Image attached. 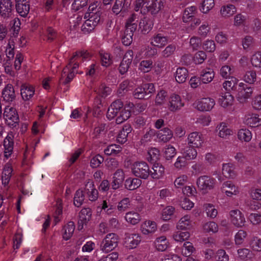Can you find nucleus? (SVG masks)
<instances>
[{"instance_id":"f257e3e1","label":"nucleus","mask_w":261,"mask_h":261,"mask_svg":"<svg viewBox=\"0 0 261 261\" xmlns=\"http://www.w3.org/2000/svg\"><path fill=\"white\" fill-rule=\"evenodd\" d=\"M88 57L89 54L87 51H80L75 53L70 59L69 63L63 69L60 82L65 85L70 82L75 74L77 73L76 69L79 67V63Z\"/></svg>"},{"instance_id":"f03ea898","label":"nucleus","mask_w":261,"mask_h":261,"mask_svg":"<svg viewBox=\"0 0 261 261\" xmlns=\"http://www.w3.org/2000/svg\"><path fill=\"white\" fill-rule=\"evenodd\" d=\"M216 182V179L212 177L202 175L197 179L196 185L199 191L206 194L214 188Z\"/></svg>"},{"instance_id":"7ed1b4c3","label":"nucleus","mask_w":261,"mask_h":261,"mask_svg":"<svg viewBox=\"0 0 261 261\" xmlns=\"http://www.w3.org/2000/svg\"><path fill=\"white\" fill-rule=\"evenodd\" d=\"M132 171L135 176L144 179H147L150 174L149 166L145 162H136L133 163Z\"/></svg>"},{"instance_id":"20e7f679","label":"nucleus","mask_w":261,"mask_h":261,"mask_svg":"<svg viewBox=\"0 0 261 261\" xmlns=\"http://www.w3.org/2000/svg\"><path fill=\"white\" fill-rule=\"evenodd\" d=\"M118 237L114 233L108 234L102 241L100 248L105 253H108L114 250L118 245Z\"/></svg>"},{"instance_id":"39448f33","label":"nucleus","mask_w":261,"mask_h":261,"mask_svg":"<svg viewBox=\"0 0 261 261\" xmlns=\"http://www.w3.org/2000/svg\"><path fill=\"white\" fill-rule=\"evenodd\" d=\"M4 118L8 125L11 127H16L19 121L18 115L15 109L6 107L4 112Z\"/></svg>"},{"instance_id":"423d86ee","label":"nucleus","mask_w":261,"mask_h":261,"mask_svg":"<svg viewBox=\"0 0 261 261\" xmlns=\"http://www.w3.org/2000/svg\"><path fill=\"white\" fill-rule=\"evenodd\" d=\"M253 87L249 86L243 83H240L237 89V98L242 103L247 101L250 98L253 92Z\"/></svg>"},{"instance_id":"0eeeda50","label":"nucleus","mask_w":261,"mask_h":261,"mask_svg":"<svg viewBox=\"0 0 261 261\" xmlns=\"http://www.w3.org/2000/svg\"><path fill=\"white\" fill-rule=\"evenodd\" d=\"M13 8V0H0V16L4 19L11 17Z\"/></svg>"},{"instance_id":"6e6552de","label":"nucleus","mask_w":261,"mask_h":261,"mask_svg":"<svg viewBox=\"0 0 261 261\" xmlns=\"http://www.w3.org/2000/svg\"><path fill=\"white\" fill-rule=\"evenodd\" d=\"M204 141L202 134L197 132L191 133L187 137L188 144L196 148L202 147Z\"/></svg>"},{"instance_id":"1a4fd4ad","label":"nucleus","mask_w":261,"mask_h":261,"mask_svg":"<svg viewBox=\"0 0 261 261\" xmlns=\"http://www.w3.org/2000/svg\"><path fill=\"white\" fill-rule=\"evenodd\" d=\"M215 105L214 99L211 98H202L194 103L195 108L201 111H210L214 107Z\"/></svg>"},{"instance_id":"9d476101","label":"nucleus","mask_w":261,"mask_h":261,"mask_svg":"<svg viewBox=\"0 0 261 261\" xmlns=\"http://www.w3.org/2000/svg\"><path fill=\"white\" fill-rule=\"evenodd\" d=\"M230 218L231 223L237 227H243L246 222L244 214L238 210H231Z\"/></svg>"},{"instance_id":"9b49d317","label":"nucleus","mask_w":261,"mask_h":261,"mask_svg":"<svg viewBox=\"0 0 261 261\" xmlns=\"http://www.w3.org/2000/svg\"><path fill=\"white\" fill-rule=\"evenodd\" d=\"M184 106L180 96L177 94H173L169 98L168 109L171 112H176L181 109Z\"/></svg>"},{"instance_id":"f8f14e48","label":"nucleus","mask_w":261,"mask_h":261,"mask_svg":"<svg viewBox=\"0 0 261 261\" xmlns=\"http://www.w3.org/2000/svg\"><path fill=\"white\" fill-rule=\"evenodd\" d=\"M123 103L120 100H116L111 105L109 108L107 113V118L111 120L116 117L119 112L123 109Z\"/></svg>"},{"instance_id":"ddd939ff","label":"nucleus","mask_w":261,"mask_h":261,"mask_svg":"<svg viewBox=\"0 0 261 261\" xmlns=\"http://www.w3.org/2000/svg\"><path fill=\"white\" fill-rule=\"evenodd\" d=\"M179 148L182 156L187 160H193L196 158L197 152L195 149V147L187 144H181Z\"/></svg>"},{"instance_id":"4468645a","label":"nucleus","mask_w":261,"mask_h":261,"mask_svg":"<svg viewBox=\"0 0 261 261\" xmlns=\"http://www.w3.org/2000/svg\"><path fill=\"white\" fill-rule=\"evenodd\" d=\"M133 58V51L128 50L124 55L119 67V71L121 74L125 73L129 67Z\"/></svg>"},{"instance_id":"2eb2a0df","label":"nucleus","mask_w":261,"mask_h":261,"mask_svg":"<svg viewBox=\"0 0 261 261\" xmlns=\"http://www.w3.org/2000/svg\"><path fill=\"white\" fill-rule=\"evenodd\" d=\"M141 241V237L139 234H127L124 239V246L129 249L135 248L139 244Z\"/></svg>"},{"instance_id":"dca6fc26","label":"nucleus","mask_w":261,"mask_h":261,"mask_svg":"<svg viewBox=\"0 0 261 261\" xmlns=\"http://www.w3.org/2000/svg\"><path fill=\"white\" fill-rule=\"evenodd\" d=\"M130 5V0H115L112 10L116 15L127 11Z\"/></svg>"},{"instance_id":"f3484780","label":"nucleus","mask_w":261,"mask_h":261,"mask_svg":"<svg viewBox=\"0 0 261 261\" xmlns=\"http://www.w3.org/2000/svg\"><path fill=\"white\" fill-rule=\"evenodd\" d=\"M14 135L12 132L9 133L4 140V146L5 148L4 155L8 159L11 155L14 146Z\"/></svg>"},{"instance_id":"a211bd4d","label":"nucleus","mask_w":261,"mask_h":261,"mask_svg":"<svg viewBox=\"0 0 261 261\" xmlns=\"http://www.w3.org/2000/svg\"><path fill=\"white\" fill-rule=\"evenodd\" d=\"M2 97L4 100L10 102L13 101L16 98V94L13 86L11 84H7L2 91Z\"/></svg>"},{"instance_id":"6ab92c4d","label":"nucleus","mask_w":261,"mask_h":261,"mask_svg":"<svg viewBox=\"0 0 261 261\" xmlns=\"http://www.w3.org/2000/svg\"><path fill=\"white\" fill-rule=\"evenodd\" d=\"M85 191L86 193L89 200L91 201H96L98 197V192L95 188L93 182L88 181L85 188Z\"/></svg>"},{"instance_id":"aec40b11","label":"nucleus","mask_w":261,"mask_h":261,"mask_svg":"<svg viewBox=\"0 0 261 261\" xmlns=\"http://www.w3.org/2000/svg\"><path fill=\"white\" fill-rule=\"evenodd\" d=\"M92 211L90 208H83L79 214V220L78 221V228L81 229L83 225L89 221L91 217Z\"/></svg>"},{"instance_id":"412c9836","label":"nucleus","mask_w":261,"mask_h":261,"mask_svg":"<svg viewBox=\"0 0 261 261\" xmlns=\"http://www.w3.org/2000/svg\"><path fill=\"white\" fill-rule=\"evenodd\" d=\"M150 174L149 175L155 179H158L162 177L165 173V168L164 166L159 163H154L150 170Z\"/></svg>"},{"instance_id":"4be33fe9","label":"nucleus","mask_w":261,"mask_h":261,"mask_svg":"<svg viewBox=\"0 0 261 261\" xmlns=\"http://www.w3.org/2000/svg\"><path fill=\"white\" fill-rule=\"evenodd\" d=\"M136 25H132L129 28H125L122 36V42L125 46H129L133 42V37L135 30Z\"/></svg>"},{"instance_id":"5701e85b","label":"nucleus","mask_w":261,"mask_h":261,"mask_svg":"<svg viewBox=\"0 0 261 261\" xmlns=\"http://www.w3.org/2000/svg\"><path fill=\"white\" fill-rule=\"evenodd\" d=\"M152 0H136L134 3V10L136 12L140 11L142 14L148 13L149 4Z\"/></svg>"},{"instance_id":"b1692460","label":"nucleus","mask_w":261,"mask_h":261,"mask_svg":"<svg viewBox=\"0 0 261 261\" xmlns=\"http://www.w3.org/2000/svg\"><path fill=\"white\" fill-rule=\"evenodd\" d=\"M168 43V37L161 33L154 35L151 39L150 43L152 45L161 48Z\"/></svg>"},{"instance_id":"393cba45","label":"nucleus","mask_w":261,"mask_h":261,"mask_svg":"<svg viewBox=\"0 0 261 261\" xmlns=\"http://www.w3.org/2000/svg\"><path fill=\"white\" fill-rule=\"evenodd\" d=\"M166 0H152L149 4L148 12L152 15L157 14L164 7Z\"/></svg>"},{"instance_id":"a878e982","label":"nucleus","mask_w":261,"mask_h":261,"mask_svg":"<svg viewBox=\"0 0 261 261\" xmlns=\"http://www.w3.org/2000/svg\"><path fill=\"white\" fill-rule=\"evenodd\" d=\"M156 136L159 142L166 143L169 141L173 137V133L168 127H165L161 130L157 132Z\"/></svg>"},{"instance_id":"bb28decb","label":"nucleus","mask_w":261,"mask_h":261,"mask_svg":"<svg viewBox=\"0 0 261 261\" xmlns=\"http://www.w3.org/2000/svg\"><path fill=\"white\" fill-rule=\"evenodd\" d=\"M21 95L24 100L31 99L35 93L34 88L30 85L23 84L21 87Z\"/></svg>"},{"instance_id":"cd10ccee","label":"nucleus","mask_w":261,"mask_h":261,"mask_svg":"<svg viewBox=\"0 0 261 261\" xmlns=\"http://www.w3.org/2000/svg\"><path fill=\"white\" fill-rule=\"evenodd\" d=\"M153 25L152 21L147 17L141 19L139 25V29L144 34H148L152 29Z\"/></svg>"},{"instance_id":"c85d7f7f","label":"nucleus","mask_w":261,"mask_h":261,"mask_svg":"<svg viewBox=\"0 0 261 261\" xmlns=\"http://www.w3.org/2000/svg\"><path fill=\"white\" fill-rule=\"evenodd\" d=\"M132 128L130 125H125L119 132L117 141L121 144L125 143L127 140L128 135L131 133Z\"/></svg>"},{"instance_id":"c756f323","label":"nucleus","mask_w":261,"mask_h":261,"mask_svg":"<svg viewBox=\"0 0 261 261\" xmlns=\"http://www.w3.org/2000/svg\"><path fill=\"white\" fill-rule=\"evenodd\" d=\"M238 82L239 80L237 78L230 76L228 77V80L223 83V87L228 91L232 90L236 92L238 88Z\"/></svg>"},{"instance_id":"7c9ffc66","label":"nucleus","mask_w":261,"mask_h":261,"mask_svg":"<svg viewBox=\"0 0 261 261\" xmlns=\"http://www.w3.org/2000/svg\"><path fill=\"white\" fill-rule=\"evenodd\" d=\"M222 190L227 196H231L238 193L237 188L231 181H226L223 184Z\"/></svg>"},{"instance_id":"2f4dec72","label":"nucleus","mask_w":261,"mask_h":261,"mask_svg":"<svg viewBox=\"0 0 261 261\" xmlns=\"http://www.w3.org/2000/svg\"><path fill=\"white\" fill-rule=\"evenodd\" d=\"M233 97L229 92L222 93L219 98L218 102L221 106L226 108L232 105Z\"/></svg>"},{"instance_id":"473e14b6","label":"nucleus","mask_w":261,"mask_h":261,"mask_svg":"<svg viewBox=\"0 0 261 261\" xmlns=\"http://www.w3.org/2000/svg\"><path fill=\"white\" fill-rule=\"evenodd\" d=\"M188 77V71L185 67H179L176 69L175 78L178 83H184Z\"/></svg>"},{"instance_id":"72a5a7b5","label":"nucleus","mask_w":261,"mask_h":261,"mask_svg":"<svg viewBox=\"0 0 261 261\" xmlns=\"http://www.w3.org/2000/svg\"><path fill=\"white\" fill-rule=\"evenodd\" d=\"M12 168L10 165H5L2 176V184L5 186L8 185L12 175Z\"/></svg>"},{"instance_id":"f704fd0d","label":"nucleus","mask_w":261,"mask_h":261,"mask_svg":"<svg viewBox=\"0 0 261 261\" xmlns=\"http://www.w3.org/2000/svg\"><path fill=\"white\" fill-rule=\"evenodd\" d=\"M246 123L250 127H258L261 125V119L258 117L257 114H249L246 119Z\"/></svg>"},{"instance_id":"c9c22d12","label":"nucleus","mask_w":261,"mask_h":261,"mask_svg":"<svg viewBox=\"0 0 261 261\" xmlns=\"http://www.w3.org/2000/svg\"><path fill=\"white\" fill-rule=\"evenodd\" d=\"M214 75V71L212 69H208L201 71L200 79L202 83L207 84L212 81Z\"/></svg>"},{"instance_id":"e433bc0d","label":"nucleus","mask_w":261,"mask_h":261,"mask_svg":"<svg viewBox=\"0 0 261 261\" xmlns=\"http://www.w3.org/2000/svg\"><path fill=\"white\" fill-rule=\"evenodd\" d=\"M217 130H219L218 136L223 138H226L232 134V130L230 129L225 122H222L217 125Z\"/></svg>"},{"instance_id":"4c0bfd02","label":"nucleus","mask_w":261,"mask_h":261,"mask_svg":"<svg viewBox=\"0 0 261 261\" xmlns=\"http://www.w3.org/2000/svg\"><path fill=\"white\" fill-rule=\"evenodd\" d=\"M197 12V8L194 6L187 7L185 9L183 16L182 20L185 22H190L191 19L193 17L194 15Z\"/></svg>"},{"instance_id":"58836bf2","label":"nucleus","mask_w":261,"mask_h":261,"mask_svg":"<svg viewBox=\"0 0 261 261\" xmlns=\"http://www.w3.org/2000/svg\"><path fill=\"white\" fill-rule=\"evenodd\" d=\"M154 244L158 250L164 251L168 247L169 243L167 240L166 237L161 236L156 238L154 242Z\"/></svg>"},{"instance_id":"ea45409f","label":"nucleus","mask_w":261,"mask_h":261,"mask_svg":"<svg viewBox=\"0 0 261 261\" xmlns=\"http://www.w3.org/2000/svg\"><path fill=\"white\" fill-rule=\"evenodd\" d=\"M142 181L137 178H128L125 181V187L129 190H134L140 186Z\"/></svg>"},{"instance_id":"a19ab883","label":"nucleus","mask_w":261,"mask_h":261,"mask_svg":"<svg viewBox=\"0 0 261 261\" xmlns=\"http://www.w3.org/2000/svg\"><path fill=\"white\" fill-rule=\"evenodd\" d=\"M192 222L189 216H185L178 221L176 227L178 229H188L192 227Z\"/></svg>"},{"instance_id":"79ce46f5","label":"nucleus","mask_w":261,"mask_h":261,"mask_svg":"<svg viewBox=\"0 0 261 261\" xmlns=\"http://www.w3.org/2000/svg\"><path fill=\"white\" fill-rule=\"evenodd\" d=\"M157 229L156 224L152 221H146L144 223V227H142V232L143 234H148L154 232Z\"/></svg>"},{"instance_id":"37998d69","label":"nucleus","mask_w":261,"mask_h":261,"mask_svg":"<svg viewBox=\"0 0 261 261\" xmlns=\"http://www.w3.org/2000/svg\"><path fill=\"white\" fill-rule=\"evenodd\" d=\"M75 229L74 224L73 222H69L63 229V238L65 240H68L72 236Z\"/></svg>"},{"instance_id":"c03bdc74","label":"nucleus","mask_w":261,"mask_h":261,"mask_svg":"<svg viewBox=\"0 0 261 261\" xmlns=\"http://www.w3.org/2000/svg\"><path fill=\"white\" fill-rule=\"evenodd\" d=\"M125 219L128 223L135 225L140 221L141 217L138 213L129 212L126 214Z\"/></svg>"},{"instance_id":"a18cd8bd","label":"nucleus","mask_w":261,"mask_h":261,"mask_svg":"<svg viewBox=\"0 0 261 261\" xmlns=\"http://www.w3.org/2000/svg\"><path fill=\"white\" fill-rule=\"evenodd\" d=\"M223 175L226 178H233L236 176L234 168L231 164H224L222 171Z\"/></svg>"},{"instance_id":"49530a36","label":"nucleus","mask_w":261,"mask_h":261,"mask_svg":"<svg viewBox=\"0 0 261 261\" xmlns=\"http://www.w3.org/2000/svg\"><path fill=\"white\" fill-rule=\"evenodd\" d=\"M236 12V8L233 5H227L222 7L220 13L223 17H228L233 15Z\"/></svg>"},{"instance_id":"de8ad7c7","label":"nucleus","mask_w":261,"mask_h":261,"mask_svg":"<svg viewBox=\"0 0 261 261\" xmlns=\"http://www.w3.org/2000/svg\"><path fill=\"white\" fill-rule=\"evenodd\" d=\"M122 151V147L118 145L111 144L105 149L104 152L108 155H116Z\"/></svg>"},{"instance_id":"09e8293b","label":"nucleus","mask_w":261,"mask_h":261,"mask_svg":"<svg viewBox=\"0 0 261 261\" xmlns=\"http://www.w3.org/2000/svg\"><path fill=\"white\" fill-rule=\"evenodd\" d=\"M130 116V111L126 110L125 107L122 109L117 116L116 122L117 124H121L124 121L127 120Z\"/></svg>"},{"instance_id":"8fccbe9b","label":"nucleus","mask_w":261,"mask_h":261,"mask_svg":"<svg viewBox=\"0 0 261 261\" xmlns=\"http://www.w3.org/2000/svg\"><path fill=\"white\" fill-rule=\"evenodd\" d=\"M238 138L242 141L248 142L252 138V134L248 129H241L238 132Z\"/></svg>"},{"instance_id":"3c124183","label":"nucleus","mask_w":261,"mask_h":261,"mask_svg":"<svg viewBox=\"0 0 261 261\" xmlns=\"http://www.w3.org/2000/svg\"><path fill=\"white\" fill-rule=\"evenodd\" d=\"M249 247L255 251H261V239L253 236L249 242Z\"/></svg>"},{"instance_id":"603ef678","label":"nucleus","mask_w":261,"mask_h":261,"mask_svg":"<svg viewBox=\"0 0 261 261\" xmlns=\"http://www.w3.org/2000/svg\"><path fill=\"white\" fill-rule=\"evenodd\" d=\"M84 200L85 195L83 191L81 189L77 190L74 194L73 200L74 205L76 207H80L83 203Z\"/></svg>"},{"instance_id":"864d4df0","label":"nucleus","mask_w":261,"mask_h":261,"mask_svg":"<svg viewBox=\"0 0 261 261\" xmlns=\"http://www.w3.org/2000/svg\"><path fill=\"white\" fill-rule=\"evenodd\" d=\"M130 199L128 197L122 199L117 204V210L120 212L127 211L130 207Z\"/></svg>"},{"instance_id":"5fc2aeb1","label":"nucleus","mask_w":261,"mask_h":261,"mask_svg":"<svg viewBox=\"0 0 261 261\" xmlns=\"http://www.w3.org/2000/svg\"><path fill=\"white\" fill-rule=\"evenodd\" d=\"M190 233L188 231H177L173 234V239L177 242H182L188 240L190 237Z\"/></svg>"},{"instance_id":"6e6d98bb","label":"nucleus","mask_w":261,"mask_h":261,"mask_svg":"<svg viewBox=\"0 0 261 261\" xmlns=\"http://www.w3.org/2000/svg\"><path fill=\"white\" fill-rule=\"evenodd\" d=\"M156 130L153 128H149L142 138L141 140V144L145 145L146 143L151 141L153 137L156 136Z\"/></svg>"},{"instance_id":"4d7b16f0","label":"nucleus","mask_w":261,"mask_h":261,"mask_svg":"<svg viewBox=\"0 0 261 261\" xmlns=\"http://www.w3.org/2000/svg\"><path fill=\"white\" fill-rule=\"evenodd\" d=\"M195 251V248L192 243L186 242L181 248V253L185 256H189Z\"/></svg>"},{"instance_id":"13d9d810","label":"nucleus","mask_w":261,"mask_h":261,"mask_svg":"<svg viewBox=\"0 0 261 261\" xmlns=\"http://www.w3.org/2000/svg\"><path fill=\"white\" fill-rule=\"evenodd\" d=\"M95 91L101 97H106L111 94L112 90L110 87L106 86L105 84H101Z\"/></svg>"},{"instance_id":"bf43d9fd","label":"nucleus","mask_w":261,"mask_h":261,"mask_svg":"<svg viewBox=\"0 0 261 261\" xmlns=\"http://www.w3.org/2000/svg\"><path fill=\"white\" fill-rule=\"evenodd\" d=\"M99 55L103 66L108 67L112 64L113 61L109 53L101 51Z\"/></svg>"},{"instance_id":"052dcab7","label":"nucleus","mask_w":261,"mask_h":261,"mask_svg":"<svg viewBox=\"0 0 261 261\" xmlns=\"http://www.w3.org/2000/svg\"><path fill=\"white\" fill-rule=\"evenodd\" d=\"M97 25V24H94L93 22H92L88 18L82 25L81 30L84 33L88 34L93 30Z\"/></svg>"},{"instance_id":"680f3d73","label":"nucleus","mask_w":261,"mask_h":261,"mask_svg":"<svg viewBox=\"0 0 261 261\" xmlns=\"http://www.w3.org/2000/svg\"><path fill=\"white\" fill-rule=\"evenodd\" d=\"M214 0H203L201 3L200 10L203 13H206L214 7Z\"/></svg>"},{"instance_id":"e2e57ef3","label":"nucleus","mask_w":261,"mask_h":261,"mask_svg":"<svg viewBox=\"0 0 261 261\" xmlns=\"http://www.w3.org/2000/svg\"><path fill=\"white\" fill-rule=\"evenodd\" d=\"M18 7H15L17 12L22 17H25L30 11V5L29 3H23Z\"/></svg>"},{"instance_id":"0e129e2a","label":"nucleus","mask_w":261,"mask_h":261,"mask_svg":"<svg viewBox=\"0 0 261 261\" xmlns=\"http://www.w3.org/2000/svg\"><path fill=\"white\" fill-rule=\"evenodd\" d=\"M234 72L233 68H231L229 65L223 66L220 70V74L222 77L225 79L230 77V75Z\"/></svg>"},{"instance_id":"69168bd1","label":"nucleus","mask_w":261,"mask_h":261,"mask_svg":"<svg viewBox=\"0 0 261 261\" xmlns=\"http://www.w3.org/2000/svg\"><path fill=\"white\" fill-rule=\"evenodd\" d=\"M247 232L245 231L242 229L239 230L234 237L235 244L237 245H241L247 237Z\"/></svg>"},{"instance_id":"338daca9","label":"nucleus","mask_w":261,"mask_h":261,"mask_svg":"<svg viewBox=\"0 0 261 261\" xmlns=\"http://www.w3.org/2000/svg\"><path fill=\"white\" fill-rule=\"evenodd\" d=\"M244 80L245 82L250 84H253L256 80V74L254 71H248L244 76Z\"/></svg>"},{"instance_id":"774afa93","label":"nucleus","mask_w":261,"mask_h":261,"mask_svg":"<svg viewBox=\"0 0 261 261\" xmlns=\"http://www.w3.org/2000/svg\"><path fill=\"white\" fill-rule=\"evenodd\" d=\"M252 65L256 67L261 68V52L258 51L251 57Z\"/></svg>"}]
</instances>
